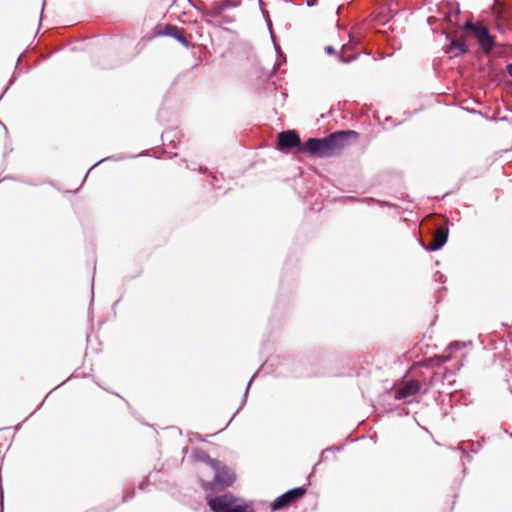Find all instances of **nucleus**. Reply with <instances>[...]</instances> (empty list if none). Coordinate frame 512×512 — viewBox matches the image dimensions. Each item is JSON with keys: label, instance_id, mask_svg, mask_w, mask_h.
I'll use <instances>...</instances> for the list:
<instances>
[{"label": "nucleus", "instance_id": "nucleus-9", "mask_svg": "<svg viewBox=\"0 0 512 512\" xmlns=\"http://www.w3.org/2000/svg\"><path fill=\"white\" fill-rule=\"evenodd\" d=\"M448 232L447 229L444 227H439L436 229L432 242L429 243L427 246V249L430 251H435L440 249L447 241Z\"/></svg>", "mask_w": 512, "mask_h": 512}, {"label": "nucleus", "instance_id": "nucleus-6", "mask_svg": "<svg viewBox=\"0 0 512 512\" xmlns=\"http://www.w3.org/2000/svg\"><path fill=\"white\" fill-rule=\"evenodd\" d=\"M421 389V383L418 380L405 381L395 390V399L405 400L416 395Z\"/></svg>", "mask_w": 512, "mask_h": 512}, {"label": "nucleus", "instance_id": "nucleus-10", "mask_svg": "<svg viewBox=\"0 0 512 512\" xmlns=\"http://www.w3.org/2000/svg\"><path fill=\"white\" fill-rule=\"evenodd\" d=\"M163 34L171 36V37L177 39L185 47H189L190 46L189 41L187 40L186 36L184 35L183 29H180L177 26L167 25L164 28Z\"/></svg>", "mask_w": 512, "mask_h": 512}, {"label": "nucleus", "instance_id": "nucleus-15", "mask_svg": "<svg viewBox=\"0 0 512 512\" xmlns=\"http://www.w3.org/2000/svg\"><path fill=\"white\" fill-rule=\"evenodd\" d=\"M326 52L329 54H332V53H334V50L332 47L328 46V47H326Z\"/></svg>", "mask_w": 512, "mask_h": 512}, {"label": "nucleus", "instance_id": "nucleus-13", "mask_svg": "<svg viewBox=\"0 0 512 512\" xmlns=\"http://www.w3.org/2000/svg\"><path fill=\"white\" fill-rule=\"evenodd\" d=\"M507 72L512 77V63L507 65Z\"/></svg>", "mask_w": 512, "mask_h": 512}, {"label": "nucleus", "instance_id": "nucleus-7", "mask_svg": "<svg viewBox=\"0 0 512 512\" xmlns=\"http://www.w3.org/2000/svg\"><path fill=\"white\" fill-rule=\"evenodd\" d=\"M300 144H301L300 137L293 130L284 131V132H281L278 134L277 145H278V148H280V149L294 148V147L300 148Z\"/></svg>", "mask_w": 512, "mask_h": 512}, {"label": "nucleus", "instance_id": "nucleus-4", "mask_svg": "<svg viewBox=\"0 0 512 512\" xmlns=\"http://www.w3.org/2000/svg\"><path fill=\"white\" fill-rule=\"evenodd\" d=\"M354 131H338L324 137L325 157L332 156L343 149L349 136H355Z\"/></svg>", "mask_w": 512, "mask_h": 512}, {"label": "nucleus", "instance_id": "nucleus-8", "mask_svg": "<svg viewBox=\"0 0 512 512\" xmlns=\"http://www.w3.org/2000/svg\"><path fill=\"white\" fill-rule=\"evenodd\" d=\"M324 146L323 138H310L302 146H300L299 150L301 152H307L311 155L325 157Z\"/></svg>", "mask_w": 512, "mask_h": 512}, {"label": "nucleus", "instance_id": "nucleus-14", "mask_svg": "<svg viewBox=\"0 0 512 512\" xmlns=\"http://www.w3.org/2000/svg\"><path fill=\"white\" fill-rule=\"evenodd\" d=\"M456 347H459V343H453V344H451V345L448 347V350H452V349H454V348H456Z\"/></svg>", "mask_w": 512, "mask_h": 512}, {"label": "nucleus", "instance_id": "nucleus-11", "mask_svg": "<svg viewBox=\"0 0 512 512\" xmlns=\"http://www.w3.org/2000/svg\"><path fill=\"white\" fill-rule=\"evenodd\" d=\"M451 358V355L448 354V355H440V356H435L433 358H429L428 360H426L425 362V365L427 367H435V366H440L442 365L443 363L449 361Z\"/></svg>", "mask_w": 512, "mask_h": 512}, {"label": "nucleus", "instance_id": "nucleus-1", "mask_svg": "<svg viewBox=\"0 0 512 512\" xmlns=\"http://www.w3.org/2000/svg\"><path fill=\"white\" fill-rule=\"evenodd\" d=\"M463 30L466 35L461 36L459 39H452L449 51L457 50L455 55L464 54L468 51V46L466 44V36L471 35L477 39L478 44L481 49L489 54L494 47V37L489 33L488 28L482 22H473L468 20L465 22L463 26Z\"/></svg>", "mask_w": 512, "mask_h": 512}, {"label": "nucleus", "instance_id": "nucleus-2", "mask_svg": "<svg viewBox=\"0 0 512 512\" xmlns=\"http://www.w3.org/2000/svg\"><path fill=\"white\" fill-rule=\"evenodd\" d=\"M207 502L214 512H253L250 504L236 499L230 494L218 497L207 496Z\"/></svg>", "mask_w": 512, "mask_h": 512}, {"label": "nucleus", "instance_id": "nucleus-5", "mask_svg": "<svg viewBox=\"0 0 512 512\" xmlns=\"http://www.w3.org/2000/svg\"><path fill=\"white\" fill-rule=\"evenodd\" d=\"M305 491L306 490L304 488L299 487L284 493L274 501L272 504V509L279 510L292 504L297 499L302 497L305 494Z\"/></svg>", "mask_w": 512, "mask_h": 512}, {"label": "nucleus", "instance_id": "nucleus-12", "mask_svg": "<svg viewBox=\"0 0 512 512\" xmlns=\"http://www.w3.org/2000/svg\"><path fill=\"white\" fill-rule=\"evenodd\" d=\"M446 375H447L446 372L441 375L438 372L434 373L433 376L431 377V383L435 384L439 381L443 382L444 379L446 378Z\"/></svg>", "mask_w": 512, "mask_h": 512}, {"label": "nucleus", "instance_id": "nucleus-3", "mask_svg": "<svg viewBox=\"0 0 512 512\" xmlns=\"http://www.w3.org/2000/svg\"><path fill=\"white\" fill-rule=\"evenodd\" d=\"M206 465L214 472V482L207 483L206 488H225L232 485L235 481L234 472L226 466H222L219 461L208 458Z\"/></svg>", "mask_w": 512, "mask_h": 512}]
</instances>
